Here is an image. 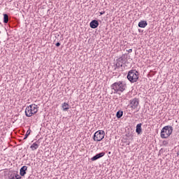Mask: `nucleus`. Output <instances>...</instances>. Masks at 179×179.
Returning <instances> with one entry per match:
<instances>
[{"label": "nucleus", "mask_w": 179, "mask_h": 179, "mask_svg": "<svg viewBox=\"0 0 179 179\" xmlns=\"http://www.w3.org/2000/svg\"><path fill=\"white\" fill-rule=\"evenodd\" d=\"M127 79L131 83L138 82V80L139 79V72L136 69L130 70L127 73Z\"/></svg>", "instance_id": "f257e3e1"}, {"label": "nucleus", "mask_w": 179, "mask_h": 179, "mask_svg": "<svg viewBox=\"0 0 179 179\" xmlns=\"http://www.w3.org/2000/svg\"><path fill=\"white\" fill-rule=\"evenodd\" d=\"M173 134V127L165 126L162 128L160 133V136L162 139H167Z\"/></svg>", "instance_id": "f03ea898"}, {"label": "nucleus", "mask_w": 179, "mask_h": 179, "mask_svg": "<svg viewBox=\"0 0 179 179\" xmlns=\"http://www.w3.org/2000/svg\"><path fill=\"white\" fill-rule=\"evenodd\" d=\"M38 111V107L36 104H31L27 106L25 109V115L26 117H31L34 114H37Z\"/></svg>", "instance_id": "7ed1b4c3"}, {"label": "nucleus", "mask_w": 179, "mask_h": 179, "mask_svg": "<svg viewBox=\"0 0 179 179\" xmlns=\"http://www.w3.org/2000/svg\"><path fill=\"white\" fill-rule=\"evenodd\" d=\"M113 90H115V92H122L123 91L125 90V85L122 82L119 81V82H115L113 84Z\"/></svg>", "instance_id": "20e7f679"}, {"label": "nucleus", "mask_w": 179, "mask_h": 179, "mask_svg": "<svg viewBox=\"0 0 179 179\" xmlns=\"http://www.w3.org/2000/svg\"><path fill=\"white\" fill-rule=\"evenodd\" d=\"M105 133L104 131L99 130L94 133L93 139L95 142H100L104 139Z\"/></svg>", "instance_id": "39448f33"}, {"label": "nucleus", "mask_w": 179, "mask_h": 179, "mask_svg": "<svg viewBox=\"0 0 179 179\" xmlns=\"http://www.w3.org/2000/svg\"><path fill=\"white\" fill-rule=\"evenodd\" d=\"M114 61H115L114 65H115V71H117L118 68H120V66H122L124 62H125V59L122 57H120L116 59V60L114 59Z\"/></svg>", "instance_id": "423d86ee"}, {"label": "nucleus", "mask_w": 179, "mask_h": 179, "mask_svg": "<svg viewBox=\"0 0 179 179\" xmlns=\"http://www.w3.org/2000/svg\"><path fill=\"white\" fill-rule=\"evenodd\" d=\"M105 155H106V152H103L98 153L95 156L92 157L91 158V160L92 162H95V160H99V159H101V157H103Z\"/></svg>", "instance_id": "0eeeda50"}, {"label": "nucleus", "mask_w": 179, "mask_h": 179, "mask_svg": "<svg viewBox=\"0 0 179 179\" xmlns=\"http://www.w3.org/2000/svg\"><path fill=\"white\" fill-rule=\"evenodd\" d=\"M130 104L131 106V108H136L139 104V99L137 98H134L132 101H131Z\"/></svg>", "instance_id": "6e6552de"}, {"label": "nucleus", "mask_w": 179, "mask_h": 179, "mask_svg": "<svg viewBox=\"0 0 179 179\" xmlns=\"http://www.w3.org/2000/svg\"><path fill=\"white\" fill-rule=\"evenodd\" d=\"M99 21H97V20H93L90 23V27H91V29H97V27H99Z\"/></svg>", "instance_id": "1a4fd4ad"}, {"label": "nucleus", "mask_w": 179, "mask_h": 179, "mask_svg": "<svg viewBox=\"0 0 179 179\" xmlns=\"http://www.w3.org/2000/svg\"><path fill=\"white\" fill-rule=\"evenodd\" d=\"M136 132L138 135L142 134V123H139L136 127Z\"/></svg>", "instance_id": "9d476101"}, {"label": "nucleus", "mask_w": 179, "mask_h": 179, "mask_svg": "<svg viewBox=\"0 0 179 179\" xmlns=\"http://www.w3.org/2000/svg\"><path fill=\"white\" fill-rule=\"evenodd\" d=\"M26 171H27V167L26 166H23L20 169V174L22 177L26 175Z\"/></svg>", "instance_id": "9b49d317"}, {"label": "nucleus", "mask_w": 179, "mask_h": 179, "mask_svg": "<svg viewBox=\"0 0 179 179\" xmlns=\"http://www.w3.org/2000/svg\"><path fill=\"white\" fill-rule=\"evenodd\" d=\"M138 27L145 29V27H146V26H148V22L145 21V20H141L138 22Z\"/></svg>", "instance_id": "f8f14e48"}, {"label": "nucleus", "mask_w": 179, "mask_h": 179, "mask_svg": "<svg viewBox=\"0 0 179 179\" xmlns=\"http://www.w3.org/2000/svg\"><path fill=\"white\" fill-rule=\"evenodd\" d=\"M38 141H36V143H34L31 146L30 148L31 149V150H37V149H38Z\"/></svg>", "instance_id": "ddd939ff"}, {"label": "nucleus", "mask_w": 179, "mask_h": 179, "mask_svg": "<svg viewBox=\"0 0 179 179\" xmlns=\"http://www.w3.org/2000/svg\"><path fill=\"white\" fill-rule=\"evenodd\" d=\"M62 108L63 111H68V110H69V104L64 102L62 103Z\"/></svg>", "instance_id": "4468645a"}, {"label": "nucleus", "mask_w": 179, "mask_h": 179, "mask_svg": "<svg viewBox=\"0 0 179 179\" xmlns=\"http://www.w3.org/2000/svg\"><path fill=\"white\" fill-rule=\"evenodd\" d=\"M123 115H124V111H122V110H118L116 113V117L118 119L121 118Z\"/></svg>", "instance_id": "2eb2a0df"}, {"label": "nucleus", "mask_w": 179, "mask_h": 179, "mask_svg": "<svg viewBox=\"0 0 179 179\" xmlns=\"http://www.w3.org/2000/svg\"><path fill=\"white\" fill-rule=\"evenodd\" d=\"M8 22H9V15L3 14V23H8Z\"/></svg>", "instance_id": "dca6fc26"}, {"label": "nucleus", "mask_w": 179, "mask_h": 179, "mask_svg": "<svg viewBox=\"0 0 179 179\" xmlns=\"http://www.w3.org/2000/svg\"><path fill=\"white\" fill-rule=\"evenodd\" d=\"M113 79H117V78H120L121 76V73H120V71L118 72H113Z\"/></svg>", "instance_id": "f3484780"}, {"label": "nucleus", "mask_w": 179, "mask_h": 179, "mask_svg": "<svg viewBox=\"0 0 179 179\" xmlns=\"http://www.w3.org/2000/svg\"><path fill=\"white\" fill-rule=\"evenodd\" d=\"M31 132V130L30 129H29L27 131V133L25 134L24 135V139H27V138H29V135H30Z\"/></svg>", "instance_id": "a211bd4d"}, {"label": "nucleus", "mask_w": 179, "mask_h": 179, "mask_svg": "<svg viewBox=\"0 0 179 179\" xmlns=\"http://www.w3.org/2000/svg\"><path fill=\"white\" fill-rule=\"evenodd\" d=\"M8 179H16V173H12L11 175H10Z\"/></svg>", "instance_id": "6ab92c4d"}, {"label": "nucleus", "mask_w": 179, "mask_h": 179, "mask_svg": "<svg viewBox=\"0 0 179 179\" xmlns=\"http://www.w3.org/2000/svg\"><path fill=\"white\" fill-rule=\"evenodd\" d=\"M162 145H163L164 146H167V145H169V141H166V140H164V141H162Z\"/></svg>", "instance_id": "aec40b11"}, {"label": "nucleus", "mask_w": 179, "mask_h": 179, "mask_svg": "<svg viewBox=\"0 0 179 179\" xmlns=\"http://www.w3.org/2000/svg\"><path fill=\"white\" fill-rule=\"evenodd\" d=\"M108 157H113V154H112L111 151H109L108 152Z\"/></svg>", "instance_id": "412c9836"}, {"label": "nucleus", "mask_w": 179, "mask_h": 179, "mask_svg": "<svg viewBox=\"0 0 179 179\" xmlns=\"http://www.w3.org/2000/svg\"><path fill=\"white\" fill-rule=\"evenodd\" d=\"M22 177L19 176V174L16 173V179H21Z\"/></svg>", "instance_id": "4be33fe9"}, {"label": "nucleus", "mask_w": 179, "mask_h": 179, "mask_svg": "<svg viewBox=\"0 0 179 179\" xmlns=\"http://www.w3.org/2000/svg\"><path fill=\"white\" fill-rule=\"evenodd\" d=\"M56 47H59V45H61V43L59 42H57L56 44H55Z\"/></svg>", "instance_id": "5701e85b"}, {"label": "nucleus", "mask_w": 179, "mask_h": 179, "mask_svg": "<svg viewBox=\"0 0 179 179\" xmlns=\"http://www.w3.org/2000/svg\"><path fill=\"white\" fill-rule=\"evenodd\" d=\"M100 15H104V11L100 12Z\"/></svg>", "instance_id": "b1692460"}, {"label": "nucleus", "mask_w": 179, "mask_h": 179, "mask_svg": "<svg viewBox=\"0 0 179 179\" xmlns=\"http://www.w3.org/2000/svg\"><path fill=\"white\" fill-rule=\"evenodd\" d=\"M126 136H127V138H129V136H131V135H130L129 134H128L126 135Z\"/></svg>", "instance_id": "393cba45"}, {"label": "nucleus", "mask_w": 179, "mask_h": 179, "mask_svg": "<svg viewBox=\"0 0 179 179\" xmlns=\"http://www.w3.org/2000/svg\"><path fill=\"white\" fill-rule=\"evenodd\" d=\"M128 52H132V49H129V50H128Z\"/></svg>", "instance_id": "a878e982"}, {"label": "nucleus", "mask_w": 179, "mask_h": 179, "mask_svg": "<svg viewBox=\"0 0 179 179\" xmlns=\"http://www.w3.org/2000/svg\"><path fill=\"white\" fill-rule=\"evenodd\" d=\"M177 156H179V150L177 152Z\"/></svg>", "instance_id": "bb28decb"}, {"label": "nucleus", "mask_w": 179, "mask_h": 179, "mask_svg": "<svg viewBox=\"0 0 179 179\" xmlns=\"http://www.w3.org/2000/svg\"><path fill=\"white\" fill-rule=\"evenodd\" d=\"M108 107H110V105L108 106Z\"/></svg>", "instance_id": "cd10ccee"}]
</instances>
